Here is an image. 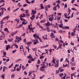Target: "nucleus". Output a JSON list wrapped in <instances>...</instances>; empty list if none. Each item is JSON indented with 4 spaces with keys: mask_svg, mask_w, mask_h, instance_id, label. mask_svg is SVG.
Instances as JSON below:
<instances>
[{
    "mask_svg": "<svg viewBox=\"0 0 79 79\" xmlns=\"http://www.w3.org/2000/svg\"><path fill=\"white\" fill-rule=\"evenodd\" d=\"M16 39L17 40H15V42H19V40H21V37H19L18 36H16Z\"/></svg>",
    "mask_w": 79,
    "mask_h": 79,
    "instance_id": "obj_1",
    "label": "nucleus"
},
{
    "mask_svg": "<svg viewBox=\"0 0 79 79\" xmlns=\"http://www.w3.org/2000/svg\"><path fill=\"white\" fill-rule=\"evenodd\" d=\"M33 37H35V38H38L39 39V40H40V42H42V40L41 39V38L39 37V36L37 35L36 34H34L33 35Z\"/></svg>",
    "mask_w": 79,
    "mask_h": 79,
    "instance_id": "obj_2",
    "label": "nucleus"
},
{
    "mask_svg": "<svg viewBox=\"0 0 79 79\" xmlns=\"http://www.w3.org/2000/svg\"><path fill=\"white\" fill-rule=\"evenodd\" d=\"M33 42L34 45H36V44H37L38 43H39V41H38L37 40H33Z\"/></svg>",
    "mask_w": 79,
    "mask_h": 79,
    "instance_id": "obj_3",
    "label": "nucleus"
},
{
    "mask_svg": "<svg viewBox=\"0 0 79 79\" xmlns=\"http://www.w3.org/2000/svg\"><path fill=\"white\" fill-rule=\"evenodd\" d=\"M45 68V67L42 66L40 68V70L41 71H45V69H44Z\"/></svg>",
    "mask_w": 79,
    "mask_h": 79,
    "instance_id": "obj_4",
    "label": "nucleus"
},
{
    "mask_svg": "<svg viewBox=\"0 0 79 79\" xmlns=\"http://www.w3.org/2000/svg\"><path fill=\"white\" fill-rule=\"evenodd\" d=\"M45 25H46V27H47V26H50V25H52V23H50V22H48H48H47V23H45Z\"/></svg>",
    "mask_w": 79,
    "mask_h": 79,
    "instance_id": "obj_5",
    "label": "nucleus"
},
{
    "mask_svg": "<svg viewBox=\"0 0 79 79\" xmlns=\"http://www.w3.org/2000/svg\"><path fill=\"white\" fill-rule=\"evenodd\" d=\"M26 16H26V15L25 14H21V15H20L19 17H20V18H24Z\"/></svg>",
    "mask_w": 79,
    "mask_h": 79,
    "instance_id": "obj_6",
    "label": "nucleus"
},
{
    "mask_svg": "<svg viewBox=\"0 0 79 79\" xmlns=\"http://www.w3.org/2000/svg\"><path fill=\"white\" fill-rule=\"evenodd\" d=\"M6 50H8V49H10V45H6Z\"/></svg>",
    "mask_w": 79,
    "mask_h": 79,
    "instance_id": "obj_7",
    "label": "nucleus"
},
{
    "mask_svg": "<svg viewBox=\"0 0 79 79\" xmlns=\"http://www.w3.org/2000/svg\"><path fill=\"white\" fill-rule=\"evenodd\" d=\"M50 37L52 38V39H53V38H55V37L54 36V35L53 34V32H52L50 35Z\"/></svg>",
    "mask_w": 79,
    "mask_h": 79,
    "instance_id": "obj_8",
    "label": "nucleus"
},
{
    "mask_svg": "<svg viewBox=\"0 0 79 79\" xmlns=\"http://www.w3.org/2000/svg\"><path fill=\"white\" fill-rule=\"evenodd\" d=\"M35 29V27H31V28H29V29L31 31V32H34V31H33L34 29Z\"/></svg>",
    "mask_w": 79,
    "mask_h": 79,
    "instance_id": "obj_9",
    "label": "nucleus"
},
{
    "mask_svg": "<svg viewBox=\"0 0 79 79\" xmlns=\"http://www.w3.org/2000/svg\"><path fill=\"white\" fill-rule=\"evenodd\" d=\"M34 18H35V15L33 14L32 15V16L30 17V19L31 20H34Z\"/></svg>",
    "mask_w": 79,
    "mask_h": 79,
    "instance_id": "obj_10",
    "label": "nucleus"
},
{
    "mask_svg": "<svg viewBox=\"0 0 79 79\" xmlns=\"http://www.w3.org/2000/svg\"><path fill=\"white\" fill-rule=\"evenodd\" d=\"M58 44L59 46H58V47H59L60 48H61V47H62V44L59 42H58Z\"/></svg>",
    "mask_w": 79,
    "mask_h": 79,
    "instance_id": "obj_11",
    "label": "nucleus"
},
{
    "mask_svg": "<svg viewBox=\"0 0 79 79\" xmlns=\"http://www.w3.org/2000/svg\"><path fill=\"white\" fill-rule=\"evenodd\" d=\"M40 5H41V6H40L41 8L40 9V10H42V9H44V8H44V6H43V4H40Z\"/></svg>",
    "mask_w": 79,
    "mask_h": 79,
    "instance_id": "obj_12",
    "label": "nucleus"
},
{
    "mask_svg": "<svg viewBox=\"0 0 79 79\" xmlns=\"http://www.w3.org/2000/svg\"><path fill=\"white\" fill-rule=\"evenodd\" d=\"M52 62V63H54L55 64H56V62H55V58H53V60Z\"/></svg>",
    "mask_w": 79,
    "mask_h": 79,
    "instance_id": "obj_13",
    "label": "nucleus"
},
{
    "mask_svg": "<svg viewBox=\"0 0 79 79\" xmlns=\"http://www.w3.org/2000/svg\"><path fill=\"white\" fill-rule=\"evenodd\" d=\"M4 31H6L7 32H8L9 33L10 32H9V30H8V29L7 28H5L4 30Z\"/></svg>",
    "mask_w": 79,
    "mask_h": 79,
    "instance_id": "obj_14",
    "label": "nucleus"
},
{
    "mask_svg": "<svg viewBox=\"0 0 79 79\" xmlns=\"http://www.w3.org/2000/svg\"><path fill=\"white\" fill-rule=\"evenodd\" d=\"M16 33H17V31H16L15 32H14L12 33L11 35L13 37V36H14V35H15V34H16Z\"/></svg>",
    "mask_w": 79,
    "mask_h": 79,
    "instance_id": "obj_15",
    "label": "nucleus"
},
{
    "mask_svg": "<svg viewBox=\"0 0 79 79\" xmlns=\"http://www.w3.org/2000/svg\"><path fill=\"white\" fill-rule=\"evenodd\" d=\"M64 29H69V27L68 26H64Z\"/></svg>",
    "mask_w": 79,
    "mask_h": 79,
    "instance_id": "obj_16",
    "label": "nucleus"
},
{
    "mask_svg": "<svg viewBox=\"0 0 79 79\" xmlns=\"http://www.w3.org/2000/svg\"><path fill=\"white\" fill-rule=\"evenodd\" d=\"M49 20L50 21H52L53 20V18L50 17L49 18Z\"/></svg>",
    "mask_w": 79,
    "mask_h": 79,
    "instance_id": "obj_17",
    "label": "nucleus"
},
{
    "mask_svg": "<svg viewBox=\"0 0 79 79\" xmlns=\"http://www.w3.org/2000/svg\"><path fill=\"white\" fill-rule=\"evenodd\" d=\"M46 30L48 32H49L51 31V30H50V29H49V28L48 27H47L46 28Z\"/></svg>",
    "mask_w": 79,
    "mask_h": 79,
    "instance_id": "obj_18",
    "label": "nucleus"
},
{
    "mask_svg": "<svg viewBox=\"0 0 79 79\" xmlns=\"http://www.w3.org/2000/svg\"><path fill=\"white\" fill-rule=\"evenodd\" d=\"M13 40V38H11L10 39H8V42H12Z\"/></svg>",
    "mask_w": 79,
    "mask_h": 79,
    "instance_id": "obj_19",
    "label": "nucleus"
},
{
    "mask_svg": "<svg viewBox=\"0 0 79 79\" xmlns=\"http://www.w3.org/2000/svg\"><path fill=\"white\" fill-rule=\"evenodd\" d=\"M27 58H30V59H32V57L31 56V55L30 54L29 55V56L27 57Z\"/></svg>",
    "mask_w": 79,
    "mask_h": 79,
    "instance_id": "obj_20",
    "label": "nucleus"
},
{
    "mask_svg": "<svg viewBox=\"0 0 79 79\" xmlns=\"http://www.w3.org/2000/svg\"><path fill=\"white\" fill-rule=\"evenodd\" d=\"M21 47H22V48L21 47H20V50H21V49H23V50H22V51H24V48H23V45H21Z\"/></svg>",
    "mask_w": 79,
    "mask_h": 79,
    "instance_id": "obj_21",
    "label": "nucleus"
},
{
    "mask_svg": "<svg viewBox=\"0 0 79 79\" xmlns=\"http://www.w3.org/2000/svg\"><path fill=\"white\" fill-rule=\"evenodd\" d=\"M21 68H20L19 67V68H17L16 70L17 71H20V70H21Z\"/></svg>",
    "mask_w": 79,
    "mask_h": 79,
    "instance_id": "obj_22",
    "label": "nucleus"
},
{
    "mask_svg": "<svg viewBox=\"0 0 79 79\" xmlns=\"http://www.w3.org/2000/svg\"><path fill=\"white\" fill-rule=\"evenodd\" d=\"M23 24H21L19 26H18L16 28H20V27H22L23 26Z\"/></svg>",
    "mask_w": 79,
    "mask_h": 79,
    "instance_id": "obj_23",
    "label": "nucleus"
},
{
    "mask_svg": "<svg viewBox=\"0 0 79 79\" xmlns=\"http://www.w3.org/2000/svg\"><path fill=\"white\" fill-rule=\"evenodd\" d=\"M65 61H67V62L68 63V64H69V60H68V58H66Z\"/></svg>",
    "mask_w": 79,
    "mask_h": 79,
    "instance_id": "obj_24",
    "label": "nucleus"
},
{
    "mask_svg": "<svg viewBox=\"0 0 79 79\" xmlns=\"http://www.w3.org/2000/svg\"><path fill=\"white\" fill-rule=\"evenodd\" d=\"M71 61H72V62H74V57H73L72 58Z\"/></svg>",
    "mask_w": 79,
    "mask_h": 79,
    "instance_id": "obj_25",
    "label": "nucleus"
},
{
    "mask_svg": "<svg viewBox=\"0 0 79 79\" xmlns=\"http://www.w3.org/2000/svg\"><path fill=\"white\" fill-rule=\"evenodd\" d=\"M15 77V74H12L11 75V78H13V77Z\"/></svg>",
    "mask_w": 79,
    "mask_h": 79,
    "instance_id": "obj_26",
    "label": "nucleus"
},
{
    "mask_svg": "<svg viewBox=\"0 0 79 79\" xmlns=\"http://www.w3.org/2000/svg\"><path fill=\"white\" fill-rule=\"evenodd\" d=\"M27 24V23H25V21H23L22 22V24L23 25V24L25 25Z\"/></svg>",
    "mask_w": 79,
    "mask_h": 79,
    "instance_id": "obj_27",
    "label": "nucleus"
},
{
    "mask_svg": "<svg viewBox=\"0 0 79 79\" xmlns=\"http://www.w3.org/2000/svg\"><path fill=\"white\" fill-rule=\"evenodd\" d=\"M6 53L5 52H3V55H4V56H6Z\"/></svg>",
    "mask_w": 79,
    "mask_h": 79,
    "instance_id": "obj_28",
    "label": "nucleus"
},
{
    "mask_svg": "<svg viewBox=\"0 0 79 79\" xmlns=\"http://www.w3.org/2000/svg\"><path fill=\"white\" fill-rule=\"evenodd\" d=\"M63 24H60L59 25V27H60V28L63 27Z\"/></svg>",
    "mask_w": 79,
    "mask_h": 79,
    "instance_id": "obj_29",
    "label": "nucleus"
},
{
    "mask_svg": "<svg viewBox=\"0 0 79 79\" xmlns=\"http://www.w3.org/2000/svg\"><path fill=\"white\" fill-rule=\"evenodd\" d=\"M19 8H18L15 9V10H14L13 12H15V11H17V10H19Z\"/></svg>",
    "mask_w": 79,
    "mask_h": 79,
    "instance_id": "obj_30",
    "label": "nucleus"
},
{
    "mask_svg": "<svg viewBox=\"0 0 79 79\" xmlns=\"http://www.w3.org/2000/svg\"><path fill=\"white\" fill-rule=\"evenodd\" d=\"M76 73H73V74H71V76H75V74H76Z\"/></svg>",
    "mask_w": 79,
    "mask_h": 79,
    "instance_id": "obj_31",
    "label": "nucleus"
},
{
    "mask_svg": "<svg viewBox=\"0 0 79 79\" xmlns=\"http://www.w3.org/2000/svg\"><path fill=\"white\" fill-rule=\"evenodd\" d=\"M60 77H61V76H64V74L63 73H61L59 74Z\"/></svg>",
    "mask_w": 79,
    "mask_h": 79,
    "instance_id": "obj_32",
    "label": "nucleus"
},
{
    "mask_svg": "<svg viewBox=\"0 0 79 79\" xmlns=\"http://www.w3.org/2000/svg\"><path fill=\"white\" fill-rule=\"evenodd\" d=\"M48 47V45H47L45 46H43V48H47V47Z\"/></svg>",
    "mask_w": 79,
    "mask_h": 79,
    "instance_id": "obj_33",
    "label": "nucleus"
},
{
    "mask_svg": "<svg viewBox=\"0 0 79 79\" xmlns=\"http://www.w3.org/2000/svg\"><path fill=\"white\" fill-rule=\"evenodd\" d=\"M32 13H33V14H35L36 13V11H35L32 10Z\"/></svg>",
    "mask_w": 79,
    "mask_h": 79,
    "instance_id": "obj_34",
    "label": "nucleus"
},
{
    "mask_svg": "<svg viewBox=\"0 0 79 79\" xmlns=\"http://www.w3.org/2000/svg\"><path fill=\"white\" fill-rule=\"evenodd\" d=\"M13 65V63H12L10 65V66H9V68H11V66H12Z\"/></svg>",
    "mask_w": 79,
    "mask_h": 79,
    "instance_id": "obj_35",
    "label": "nucleus"
},
{
    "mask_svg": "<svg viewBox=\"0 0 79 79\" xmlns=\"http://www.w3.org/2000/svg\"><path fill=\"white\" fill-rule=\"evenodd\" d=\"M3 20H2V21H0V24H3V23L4 22H3Z\"/></svg>",
    "mask_w": 79,
    "mask_h": 79,
    "instance_id": "obj_36",
    "label": "nucleus"
},
{
    "mask_svg": "<svg viewBox=\"0 0 79 79\" xmlns=\"http://www.w3.org/2000/svg\"><path fill=\"white\" fill-rule=\"evenodd\" d=\"M17 50L16 49H15V50H13L12 51V53H15L16 52Z\"/></svg>",
    "mask_w": 79,
    "mask_h": 79,
    "instance_id": "obj_37",
    "label": "nucleus"
},
{
    "mask_svg": "<svg viewBox=\"0 0 79 79\" xmlns=\"http://www.w3.org/2000/svg\"><path fill=\"white\" fill-rule=\"evenodd\" d=\"M44 77H45V75H43L42 77H40V79H43V78H44Z\"/></svg>",
    "mask_w": 79,
    "mask_h": 79,
    "instance_id": "obj_38",
    "label": "nucleus"
},
{
    "mask_svg": "<svg viewBox=\"0 0 79 79\" xmlns=\"http://www.w3.org/2000/svg\"><path fill=\"white\" fill-rule=\"evenodd\" d=\"M40 63V60H39V59H38V61H37V63L38 64H39V63Z\"/></svg>",
    "mask_w": 79,
    "mask_h": 79,
    "instance_id": "obj_39",
    "label": "nucleus"
},
{
    "mask_svg": "<svg viewBox=\"0 0 79 79\" xmlns=\"http://www.w3.org/2000/svg\"><path fill=\"white\" fill-rule=\"evenodd\" d=\"M51 32H53L55 34V33H56V31L55 30H51Z\"/></svg>",
    "mask_w": 79,
    "mask_h": 79,
    "instance_id": "obj_40",
    "label": "nucleus"
},
{
    "mask_svg": "<svg viewBox=\"0 0 79 79\" xmlns=\"http://www.w3.org/2000/svg\"><path fill=\"white\" fill-rule=\"evenodd\" d=\"M70 44L72 45H74V44L73 43V42L72 41H71L70 43Z\"/></svg>",
    "mask_w": 79,
    "mask_h": 79,
    "instance_id": "obj_41",
    "label": "nucleus"
},
{
    "mask_svg": "<svg viewBox=\"0 0 79 79\" xmlns=\"http://www.w3.org/2000/svg\"><path fill=\"white\" fill-rule=\"evenodd\" d=\"M64 16L65 17V18H66L67 17V14L65 13L64 14Z\"/></svg>",
    "mask_w": 79,
    "mask_h": 79,
    "instance_id": "obj_42",
    "label": "nucleus"
},
{
    "mask_svg": "<svg viewBox=\"0 0 79 79\" xmlns=\"http://www.w3.org/2000/svg\"><path fill=\"white\" fill-rule=\"evenodd\" d=\"M67 6H68V5L67 4H65L64 6V8H67Z\"/></svg>",
    "mask_w": 79,
    "mask_h": 79,
    "instance_id": "obj_43",
    "label": "nucleus"
},
{
    "mask_svg": "<svg viewBox=\"0 0 79 79\" xmlns=\"http://www.w3.org/2000/svg\"><path fill=\"white\" fill-rule=\"evenodd\" d=\"M46 61H47V58H45V59L44 60V63H45V62H46Z\"/></svg>",
    "mask_w": 79,
    "mask_h": 79,
    "instance_id": "obj_44",
    "label": "nucleus"
},
{
    "mask_svg": "<svg viewBox=\"0 0 79 79\" xmlns=\"http://www.w3.org/2000/svg\"><path fill=\"white\" fill-rule=\"evenodd\" d=\"M33 75L34 76V77H32V79H35V74H33Z\"/></svg>",
    "mask_w": 79,
    "mask_h": 79,
    "instance_id": "obj_45",
    "label": "nucleus"
},
{
    "mask_svg": "<svg viewBox=\"0 0 79 79\" xmlns=\"http://www.w3.org/2000/svg\"><path fill=\"white\" fill-rule=\"evenodd\" d=\"M29 13V10H25V13Z\"/></svg>",
    "mask_w": 79,
    "mask_h": 79,
    "instance_id": "obj_46",
    "label": "nucleus"
},
{
    "mask_svg": "<svg viewBox=\"0 0 79 79\" xmlns=\"http://www.w3.org/2000/svg\"><path fill=\"white\" fill-rule=\"evenodd\" d=\"M44 22H45V20H43L40 21V23H44Z\"/></svg>",
    "mask_w": 79,
    "mask_h": 79,
    "instance_id": "obj_47",
    "label": "nucleus"
},
{
    "mask_svg": "<svg viewBox=\"0 0 79 79\" xmlns=\"http://www.w3.org/2000/svg\"><path fill=\"white\" fill-rule=\"evenodd\" d=\"M20 20H21V21H25V19H22L21 17L20 18Z\"/></svg>",
    "mask_w": 79,
    "mask_h": 79,
    "instance_id": "obj_48",
    "label": "nucleus"
},
{
    "mask_svg": "<svg viewBox=\"0 0 79 79\" xmlns=\"http://www.w3.org/2000/svg\"><path fill=\"white\" fill-rule=\"evenodd\" d=\"M71 68L72 70H73V71H74V70L75 69L74 67H71Z\"/></svg>",
    "mask_w": 79,
    "mask_h": 79,
    "instance_id": "obj_49",
    "label": "nucleus"
},
{
    "mask_svg": "<svg viewBox=\"0 0 79 79\" xmlns=\"http://www.w3.org/2000/svg\"><path fill=\"white\" fill-rule=\"evenodd\" d=\"M15 47L16 48H18V46L16 44H15Z\"/></svg>",
    "mask_w": 79,
    "mask_h": 79,
    "instance_id": "obj_50",
    "label": "nucleus"
},
{
    "mask_svg": "<svg viewBox=\"0 0 79 79\" xmlns=\"http://www.w3.org/2000/svg\"><path fill=\"white\" fill-rule=\"evenodd\" d=\"M20 3H19L18 4V6H19V7H21V6H22V5H20Z\"/></svg>",
    "mask_w": 79,
    "mask_h": 79,
    "instance_id": "obj_51",
    "label": "nucleus"
},
{
    "mask_svg": "<svg viewBox=\"0 0 79 79\" xmlns=\"http://www.w3.org/2000/svg\"><path fill=\"white\" fill-rule=\"evenodd\" d=\"M43 15L41 14V15H40V17L39 18H41V19H41V18H42V17H43Z\"/></svg>",
    "mask_w": 79,
    "mask_h": 79,
    "instance_id": "obj_52",
    "label": "nucleus"
},
{
    "mask_svg": "<svg viewBox=\"0 0 79 79\" xmlns=\"http://www.w3.org/2000/svg\"><path fill=\"white\" fill-rule=\"evenodd\" d=\"M27 6V4H25L23 5V6L26 7Z\"/></svg>",
    "mask_w": 79,
    "mask_h": 79,
    "instance_id": "obj_53",
    "label": "nucleus"
},
{
    "mask_svg": "<svg viewBox=\"0 0 79 79\" xmlns=\"http://www.w3.org/2000/svg\"><path fill=\"white\" fill-rule=\"evenodd\" d=\"M68 21H69V20H67L66 19H64V22H65L66 23V22H68Z\"/></svg>",
    "mask_w": 79,
    "mask_h": 79,
    "instance_id": "obj_54",
    "label": "nucleus"
},
{
    "mask_svg": "<svg viewBox=\"0 0 79 79\" xmlns=\"http://www.w3.org/2000/svg\"><path fill=\"white\" fill-rule=\"evenodd\" d=\"M60 19H61V17H59L57 18V20H60Z\"/></svg>",
    "mask_w": 79,
    "mask_h": 79,
    "instance_id": "obj_55",
    "label": "nucleus"
},
{
    "mask_svg": "<svg viewBox=\"0 0 79 79\" xmlns=\"http://www.w3.org/2000/svg\"><path fill=\"white\" fill-rule=\"evenodd\" d=\"M53 10H54V11H56V8L54 7V8H53Z\"/></svg>",
    "mask_w": 79,
    "mask_h": 79,
    "instance_id": "obj_56",
    "label": "nucleus"
},
{
    "mask_svg": "<svg viewBox=\"0 0 79 79\" xmlns=\"http://www.w3.org/2000/svg\"><path fill=\"white\" fill-rule=\"evenodd\" d=\"M31 61H34V60H35V59H34V58H31Z\"/></svg>",
    "mask_w": 79,
    "mask_h": 79,
    "instance_id": "obj_57",
    "label": "nucleus"
},
{
    "mask_svg": "<svg viewBox=\"0 0 79 79\" xmlns=\"http://www.w3.org/2000/svg\"><path fill=\"white\" fill-rule=\"evenodd\" d=\"M53 46L54 47L55 49H56V48H57L56 46H55V45H53Z\"/></svg>",
    "mask_w": 79,
    "mask_h": 79,
    "instance_id": "obj_58",
    "label": "nucleus"
},
{
    "mask_svg": "<svg viewBox=\"0 0 79 79\" xmlns=\"http://www.w3.org/2000/svg\"><path fill=\"white\" fill-rule=\"evenodd\" d=\"M11 9V8H10V7H9L7 8V10L8 11H10V9Z\"/></svg>",
    "mask_w": 79,
    "mask_h": 79,
    "instance_id": "obj_59",
    "label": "nucleus"
},
{
    "mask_svg": "<svg viewBox=\"0 0 79 79\" xmlns=\"http://www.w3.org/2000/svg\"><path fill=\"white\" fill-rule=\"evenodd\" d=\"M27 45H29L30 44H31V42H28L27 43Z\"/></svg>",
    "mask_w": 79,
    "mask_h": 79,
    "instance_id": "obj_60",
    "label": "nucleus"
},
{
    "mask_svg": "<svg viewBox=\"0 0 79 79\" xmlns=\"http://www.w3.org/2000/svg\"><path fill=\"white\" fill-rule=\"evenodd\" d=\"M63 32V31L61 30H60L59 31V33H61V32Z\"/></svg>",
    "mask_w": 79,
    "mask_h": 79,
    "instance_id": "obj_61",
    "label": "nucleus"
},
{
    "mask_svg": "<svg viewBox=\"0 0 79 79\" xmlns=\"http://www.w3.org/2000/svg\"><path fill=\"white\" fill-rule=\"evenodd\" d=\"M72 10H76V9H75V8H72Z\"/></svg>",
    "mask_w": 79,
    "mask_h": 79,
    "instance_id": "obj_62",
    "label": "nucleus"
},
{
    "mask_svg": "<svg viewBox=\"0 0 79 79\" xmlns=\"http://www.w3.org/2000/svg\"><path fill=\"white\" fill-rule=\"evenodd\" d=\"M26 32L27 33V34H29V33H28V29H27L26 30Z\"/></svg>",
    "mask_w": 79,
    "mask_h": 79,
    "instance_id": "obj_63",
    "label": "nucleus"
},
{
    "mask_svg": "<svg viewBox=\"0 0 79 79\" xmlns=\"http://www.w3.org/2000/svg\"><path fill=\"white\" fill-rule=\"evenodd\" d=\"M77 30L79 32V25L77 27Z\"/></svg>",
    "mask_w": 79,
    "mask_h": 79,
    "instance_id": "obj_64",
    "label": "nucleus"
}]
</instances>
